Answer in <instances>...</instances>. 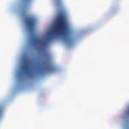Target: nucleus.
Returning <instances> with one entry per match:
<instances>
[{
    "label": "nucleus",
    "mask_w": 129,
    "mask_h": 129,
    "mask_svg": "<svg viewBox=\"0 0 129 129\" xmlns=\"http://www.w3.org/2000/svg\"><path fill=\"white\" fill-rule=\"evenodd\" d=\"M41 68V65L39 63H37L33 65H31L27 59H24L23 60L19 74L21 76L25 74L30 75L34 71H40Z\"/></svg>",
    "instance_id": "7ed1b4c3"
},
{
    "label": "nucleus",
    "mask_w": 129,
    "mask_h": 129,
    "mask_svg": "<svg viewBox=\"0 0 129 129\" xmlns=\"http://www.w3.org/2000/svg\"><path fill=\"white\" fill-rule=\"evenodd\" d=\"M61 34L63 35L65 40L67 42H70L69 31L63 15L60 14L57 18L54 28L51 32L49 33L47 39L48 41H49L54 38Z\"/></svg>",
    "instance_id": "f257e3e1"
},
{
    "label": "nucleus",
    "mask_w": 129,
    "mask_h": 129,
    "mask_svg": "<svg viewBox=\"0 0 129 129\" xmlns=\"http://www.w3.org/2000/svg\"><path fill=\"white\" fill-rule=\"evenodd\" d=\"M57 4L58 6L59 7H60L61 5V2L60 1V0H58V1H57Z\"/></svg>",
    "instance_id": "423d86ee"
},
{
    "label": "nucleus",
    "mask_w": 129,
    "mask_h": 129,
    "mask_svg": "<svg viewBox=\"0 0 129 129\" xmlns=\"http://www.w3.org/2000/svg\"><path fill=\"white\" fill-rule=\"evenodd\" d=\"M25 22L30 33L31 43L41 46L44 45L45 41L38 39L34 34V28L36 24V20L35 18L33 17L27 18L25 20Z\"/></svg>",
    "instance_id": "f03ea898"
},
{
    "label": "nucleus",
    "mask_w": 129,
    "mask_h": 129,
    "mask_svg": "<svg viewBox=\"0 0 129 129\" xmlns=\"http://www.w3.org/2000/svg\"><path fill=\"white\" fill-rule=\"evenodd\" d=\"M126 129H129V127H127L126 128Z\"/></svg>",
    "instance_id": "0eeeda50"
},
{
    "label": "nucleus",
    "mask_w": 129,
    "mask_h": 129,
    "mask_svg": "<svg viewBox=\"0 0 129 129\" xmlns=\"http://www.w3.org/2000/svg\"><path fill=\"white\" fill-rule=\"evenodd\" d=\"M124 115L126 119H129V106L128 107Z\"/></svg>",
    "instance_id": "20e7f679"
},
{
    "label": "nucleus",
    "mask_w": 129,
    "mask_h": 129,
    "mask_svg": "<svg viewBox=\"0 0 129 129\" xmlns=\"http://www.w3.org/2000/svg\"><path fill=\"white\" fill-rule=\"evenodd\" d=\"M44 55L45 58L47 59H49L50 58L49 54L48 52H45Z\"/></svg>",
    "instance_id": "39448f33"
}]
</instances>
